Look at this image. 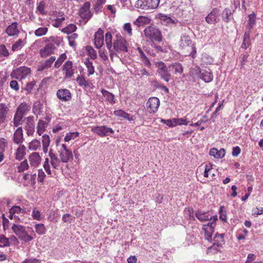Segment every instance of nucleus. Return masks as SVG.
I'll return each instance as SVG.
<instances>
[{
  "label": "nucleus",
  "instance_id": "obj_46",
  "mask_svg": "<svg viewBox=\"0 0 263 263\" xmlns=\"http://www.w3.org/2000/svg\"><path fill=\"white\" fill-rule=\"evenodd\" d=\"M29 167V165L28 164L27 160H25L24 161L21 162L17 167V170L18 172H23L25 170H28Z\"/></svg>",
  "mask_w": 263,
  "mask_h": 263
},
{
  "label": "nucleus",
  "instance_id": "obj_55",
  "mask_svg": "<svg viewBox=\"0 0 263 263\" xmlns=\"http://www.w3.org/2000/svg\"><path fill=\"white\" fill-rule=\"evenodd\" d=\"M201 70L202 69H201L198 66H196L191 69V73L193 76H195L199 78Z\"/></svg>",
  "mask_w": 263,
  "mask_h": 263
},
{
  "label": "nucleus",
  "instance_id": "obj_12",
  "mask_svg": "<svg viewBox=\"0 0 263 263\" xmlns=\"http://www.w3.org/2000/svg\"><path fill=\"white\" fill-rule=\"evenodd\" d=\"M94 43L97 49H100L104 45V31L101 28L94 35Z\"/></svg>",
  "mask_w": 263,
  "mask_h": 263
},
{
  "label": "nucleus",
  "instance_id": "obj_16",
  "mask_svg": "<svg viewBox=\"0 0 263 263\" xmlns=\"http://www.w3.org/2000/svg\"><path fill=\"white\" fill-rule=\"evenodd\" d=\"M55 45L53 43H49L43 49L40 50V53L42 58H46L53 53L55 49Z\"/></svg>",
  "mask_w": 263,
  "mask_h": 263
},
{
  "label": "nucleus",
  "instance_id": "obj_21",
  "mask_svg": "<svg viewBox=\"0 0 263 263\" xmlns=\"http://www.w3.org/2000/svg\"><path fill=\"white\" fill-rule=\"evenodd\" d=\"M26 129L28 136L32 135L34 132V117L29 116L26 118Z\"/></svg>",
  "mask_w": 263,
  "mask_h": 263
},
{
  "label": "nucleus",
  "instance_id": "obj_17",
  "mask_svg": "<svg viewBox=\"0 0 263 263\" xmlns=\"http://www.w3.org/2000/svg\"><path fill=\"white\" fill-rule=\"evenodd\" d=\"M146 104L151 109V112H156L160 105V101L157 98L152 97L148 99Z\"/></svg>",
  "mask_w": 263,
  "mask_h": 263
},
{
  "label": "nucleus",
  "instance_id": "obj_6",
  "mask_svg": "<svg viewBox=\"0 0 263 263\" xmlns=\"http://www.w3.org/2000/svg\"><path fill=\"white\" fill-rule=\"evenodd\" d=\"M160 0H138L135 7L143 10L154 9L158 7Z\"/></svg>",
  "mask_w": 263,
  "mask_h": 263
},
{
  "label": "nucleus",
  "instance_id": "obj_49",
  "mask_svg": "<svg viewBox=\"0 0 263 263\" xmlns=\"http://www.w3.org/2000/svg\"><path fill=\"white\" fill-rule=\"evenodd\" d=\"M85 64L87 68L88 75L92 74L95 72L94 67L93 66L92 63L87 60L85 61Z\"/></svg>",
  "mask_w": 263,
  "mask_h": 263
},
{
  "label": "nucleus",
  "instance_id": "obj_52",
  "mask_svg": "<svg viewBox=\"0 0 263 263\" xmlns=\"http://www.w3.org/2000/svg\"><path fill=\"white\" fill-rule=\"evenodd\" d=\"M9 246V239L6 238L4 235L0 236V247H5Z\"/></svg>",
  "mask_w": 263,
  "mask_h": 263
},
{
  "label": "nucleus",
  "instance_id": "obj_32",
  "mask_svg": "<svg viewBox=\"0 0 263 263\" xmlns=\"http://www.w3.org/2000/svg\"><path fill=\"white\" fill-rule=\"evenodd\" d=\"M250 33L251 32H250V31L245 32L241 48L246 49L251 45Z\"/></svg>",
  "mask_w": 263,
  "mask_h": 263
},
{
  "label": "nucleus",
  "instance_id": "obj_62",
  "mask_svg": "<svg viewBox=\"0 0 263 263\" xmlns=\"http://www.w3.org/2000/svg\"><path fill=\"white\" fill-rule=\"evenodd\" d=\"M65 20V17H62L61 18H57L54 20V23L53 24V26L55 27L58 28L61 26L63 21Z\"/></svg>",
  "mask_w": 263,
  "mask_h": 263
},
{
  "label": "nucleus",
  "instance_id": "obj_50",
  "mask_svg": "<svg viewBox=\"0 0 263 263\" xmlns=\"http://www.w3.org/2000/svg\"><path fill=\"white\" fill-rule=\"evenodd\" d=\"M47 31L48 28L47 27H40L35 31L34 34L37 36H41L45 35Z\"/></svg>",
  "mask_w": 263,
  "mask_h": 263
},
{
  "label": "nucleus",
  "instance_id": "obj_31",
  "mask_svg": "<svg viewBox=\"0 0 263 263\" xmlns=\"http://www.w3.org/2000/svg\"><path fill=\"white\" fill-rule=\"evenodd\" d=\"M151 20L147 17L140 16L134 22V24L139 27L148 24L150 23Z\"/></svg>",
  "mask_w": 263,
  "mask_h": 263
},
{
  "label": "nucleus",
  "instance_id": "obj_1",
  "mask_svg": "<svg viewBox=\"0 0 263 263\" xmlns=\"http://www.w3.org/2000/svg\"><path fill=\"white\" fill-rule=\"evenodd\" d=\"M59 156L54 153L52 149L49 152V156L50 158V163L55 169H58L61 162L67 163L73 160V154L71 151L67 149L66 144H63L58 149Z\"/></svg>",
  "mask_w": 263,
  "mask_h": 263
},
{
  "label": "nucleus",
  "instance_id": "obj_47",
  "mask_svg": "<svg viewBox=\"0 0 263 263\" xmlns=\"http://www.w3.org/2000/svg\"><path fill=\"white\" fill-rule=\"evenodd\" d=\"M32 217L33 218V219L37 220H41L42 218L41 212L39 210H38L36 208L33 209Z\"/></svg>",
  "mask_w": 263,
  "mask_h": 263
},
{
  "label": "nucleus",
  "instance_id": "obj_64",
  "mask_svg": "<svg viewBox=\"0 0 263 263\" xmlns=\"http://www.w3.org/2000/svg\"><path fill=\"white\" fill-rule=\"evenodd\" d=\"M41 261L33 258H28L23 261L22 263H40Z\"/></svg>",
  "mask_w": 263,
  "mask_h": 263
},
{
  "label": "nucleus",
  "instance_id": "obj_59",
  "mask_svg": "<svg viewBox=\"0 0 263 263\" xmlns=\"http://www.w3.org/2000/svg\"><path fill=\"white\" fill-rule=\"evenodd\" d=\"M35 84V82L34 81H32L29 83H28L26 86L25 90L27 91V93L31 92Z\"/></svg>",
  "mask_w": 263,
  "mask_h": 263
},
{
  "label": "nucleus",
  "instance_id": "obj_60",
  "mask_svg": "<svg viewBox=\"0 0 263 263\" xmlns=\"http://www.w3.org/2000/svg\"><path fill=\"white\" fill-rule=\"evenodd\" d=\"M104 0H97L94 7L96 11H98L102 8V5L104 3Z\"/></svg>",
  "mask_w": 263,
  "mask_h": 263
},
{
  "label": "nucleus",
  "instance_id": "obj_33",
  "mask_svg": "<svg viewBox=\"0 0 263 263\" xmlns=\"http://www.w3.org/2000/svg\"><path fill=\"white\" fill-rule=\"evenodd\" d=\"M248 17L249 20L247 25V28L248 29V31L251 32V30L256 24V14L254 13H253L249 15Z\"/></svg>",
  "mask_w": 263,
  "mask_h": 263
},
{
  "label": "nucleus",
  "instance_id": "obj_10",
  "mask_svg": "<svg viewBox=\"0 0 263 263\" xmlns=\"http://www.w3.org/2000/svg\"><path fill=\"white\" fill-rule=\"evenodd\" d=\"M90 4L89 2H86L79 10L80 17L85 20V24L91 18L92 14L90 11Z\"/></svg>",
  "mask_w": 263,
  "mask_h": 263
},
{
  "label": "nucleus",
  "instance_id": "obj_63",
  "mask_svg": "<svg viewBox=\"0 0 263 263\" xmlns=\"http://www.w3.org/2000/svg\"><path fill=\"white\" fill-rule=\"evenodd\" d=\"M99 57L103 61H106L108 59V57L106 54V52L105 50L100 49L99 50Z\"/></svg>",
  "mask_w": 263,
  "mask_h": 263
},
{
  "label": "nucleus",
  "instance_id": "obj_40",
  "mask_svg": "<svg viewBox=\"0 0 263 263\" xmlns=\"http://www.w3.org/2000/svg\"><path fill=\"white\" fill-rule=\"evenodd\" d=\"M41 147V143L40 141L34 139L30 142L29 144L28 148L30 150L35 151Z\"/></svg>",
  "mask_w": 263,
  "mask_h": 263
},
{
  "label": "nucleus",
  "instance_id": "obj_57",
  "mask_svg": "<svg viewBox=\"0 0 263 263\" xmlns=\"http://www.w3.org/2000/svg\"><path fill=\"white\" fill-rule=\"evenodd\" d=\"M9 54V53L6 46L4 45H0V55L8 57Z\"/></svg>",
  "mask_w": 263,
  "mask_h": 263
},
{
  "label": "nucleus",
  "instance_id": "obj_35",
  "mask_svg": "<svg viewBox=\"0 0 263 263\" xmlns=\"http://www.w3.org/2000/svg\"><path fill=\"white\" fill-rule=\"evenodd\" d=\"M232 12L229 8H226L222 13V19L226 23L229 22L231 20Z\"/></svg>",
  "mask_w": 263,
  "mask_h": 263
},
{
  "label": "nucleus",
  "instance_id": "obj_14",
  "mask_svg": "<svg viewBox=\"0 0 263 263\" xmlns=\"http://www.w3.org/2000/svg\"><path fill=\"white\" fill-rule=\"evenodd\" d=\"M62 70L65 73V78H71L74 74L72 62L70 61H66L63 66Z\"/></svg>",
  "mask_w": 263,
  "mask_h": 263
},
{
  "label": "nucleus",
  "instance_id": "obj_43",
  "mask_svg": "<svg viewBox=\"0 0 263 263\" xmlns=\"http://www.w3.org/2000/svg\"><path fill=\"white\" fill-rule=\"evenodd\" d=\"M24 45V42L19 39L17 41L15 42L12 46V50L13 51H17L21 49Z\"/></svg>",
  "mask_w": 263,
  "mask_h": 263
},
{
  "label": "nucleus",
  "instance_id": "obj_30",
  "mask_svg": "<svg viewBox=\"0 0 263 263\" xmlns=\"http://www.w3.org/2000/svg\"><path fill=\"white\" fill-rule=\"evenodd\" d=\"M30 107L25 103H21L17 107L16 113L24 116V115L30 110Z\"/></svg>",
  "mask_w": 263,
  "mask_h": 263
},
{
  "label": "nucleus",
  "instance_id": "obj_44",
  "mask_svg": "<svg viewBox=\"0 0 263 263\" xmlns=\"http://www.w3.org/2000/svg\"><path fill=\"white\" fill-rule=\"evenodd\" d=\"M214 241V245L217 243L218 247L221 246V242L223 241V234H219L216 233L213 239Z\"/></svg>",
  "mask_w": 263,
  "mask_h": 263
},
{
  "label": "nucleus",
  "instance_id": "obj_9",
  "mask_svg": "<svg viewBox=\"0 0 263 263\" xmlns=\"http://www.w3.org/2000/svg\"><path fill=\"white\" fill-rule=\"evenodd\" d=\"M217 216H213V219L212 222H209L206 224L203 225L202 229L203 230H204L205 233V239L209 241H212V236L213 232H214L215 222L217 221Z\"/></svg>",
  "mask_w": 263,
  "mask_h": 263
},
{
  "label": "nucleus",
  "instance_id": "obj_38",
  "mask_svg": "<svg viewBox=\"0 0 263 263\" xmlns=\"http://www.w3.org/2000/svg\"><path fill=\"white\" fill-rule=\"evenodd\" d=\"M77 28V27L76 25L70 24L66 27L63 28L62 29V32L65 33L66 34H70L75 31Z\"/></svg>",
  "mask_w": 263,
  "mask_h": 263
},
{
  "label": "nucleus",
  "instance_id": "obj_20",
  "mask_svg": "<svg viewBox=\"0 0 263 263\" xmlns=\"http://www.w3.org/2000/svg\"><path fill=\"white\" fill-rule=\"evenodd\" d=\"M17 26L18 23L17 22L12 23L7 27L5 32L8 36L17 35L20 33V30Z\"/></svg>",
  "mask_w": 263,
  "mask_h": 263
},
{
  "label": "nucleus",
  "instance_id": "obj_19",
  "mask_svg": "<svg viewBox=\"0 0 263 263\" xmlns=\"http://www.w3.org/2000/svg\"><path fill=\"white\" fill-rule=\"evenodd\" d=\"M31 166L36 167L41 162V157L39 153L33 152L31 153L28 158Z\"/></svg>",
  "mask_w": 263,
  "mask_h": 263
},
{
  "label": "nucleus",
  "instance_id": "obj_29",
  "mask_svg": "<svg viewBox=\"0 0 263 263\" xmlns=\"http://www.w3.org/2000/svg\"><path fill=\"white\" fill-rule=\"evenodd\" d=\"M43 104L40 101H36L34 103L32 107L33 113L37 117L42 112Z\"/></svg>",
  "mask_w": 263,
  "mask_h": 263
},
{
  "label": "nucleus",
  "instance_id": "obj_24",
  "mask_svg": "<svg viewBox=\"0 0 263 263\" xmlns=\"http://www.w3.org/2000/svg\"><path fill=\"white\" fill-rule=\"evenodd\" d=\"M199 78L203 80L205 82L208 83L211 82L213 80V76L210 69H202Z\"/></svg>",
  "mask_w": 263,
  "mask_h": 263
},
{
  "label": "nucleus",
  "instance_id": "obj_27",
  "mask_svg": "<svg viewBox=\"0 0 263 263\" xmlns=\"http://www.w3.org/2000/svg\"><path fill=\"white\" fill-rule=\"evenodd\" d=\"M26 148L24 145H20L16 149L15 157L17 160H21L23 159L26 154Z\"/></svg>",
  "mask_w": 263,
  "mask_h": 263
},
{
  "label": "nucleus",
  "instance_id": "obj_53",
  "mask_svg": "<svg viewBox=\"0 0 263 263\" xmlns=\"http://www.w3.org/2000/svg\"><path fill=\"white\" fill-rule=\"evenodd\" d=\"M174 123H175V125L176 126L177 125H187L188 124V122L186 121V118H174Z\"/></svg>",
  "mask_w": 263,
  "mask_h": 263
},
{
  "label": "nucleus",
  "instance_id": "obj_22",
  "mask_svg": "<svg viewBox=\"0 0 263 263\" xmlns=\"http://www.w3.org/2000/svg\"><path fill=\"white\" fill-rule=\"evenodd\" d=\"M23 133L21 127H18L15 131L13 136V141L16 144H19L23 142Z\"/></svg>",
  "mask_w": 263,
  "mask_h": 263
},
{
  "label": "nucleus",
  "instance_id": "obj_56",
  "mask_svg": "<svg viewBox=\"0 0 263 263\" xmlns=\"http://www.w3.org/2000/svg\"><path fill=\"white\" fill-rule=\"evenodd\" d=\"M22 213V208L18 206H13L9 210V213L15 214Z\"/></svg>",
  "mask_w": 263,
  "mask_h": 263
},
{
  "label": "nucleus",
  "instance_id": "obj_25",
  "mask_svg": "<svg viewBox=\"0 0 263 263\" xmlns=\"http://www.w3.org/2000/svg\"><path fill=\"white\" fill-rule=\"evenodd\" d=\"M168 66L170 71H172L175 74H181L183 71V67L179 63H174Z\"/></svg>",
  "mask_w": 263,
  "mask_h": 263
},
{
  "label": "nucleus",
  "instance_id": "obj_2",
  "mask_svg": "<svg viewBox=\"0 0 263 263\" xmlns=\"http://www.w3.org/2000/svg\"><path fill=\"white\" fill-rule=\"evenodd\" d=\"M12 230L18 238L25 242H29L33 239L26 231L25 227L22 225L14 224L12 226Z\"/></svg>",
  "mask_w": 263,
  "mask_h": 263
},
{
  "label": "nucleus",
  "instance_id": "obj_15",
  "mask_svg": "<svg viewBox=\"0 0 263 263\" xmlns=\"http://www.w3.org/2000/svg\"><path fill=\"white\" fill-rule=\"evenodd\" d=\"M219 10L217 8L212 10L210 13L206 17V22L210 24H215L219 21Z\"/></svg>",
  "mask_w": 263,
  "mask_h": 263
},
{
  "label": "nucleus",
  "instance_id": "obj_11",
  "mask_svg": "<svg viewBox=\"0 0 263 263\" xmlns=\"http://www.w3.org/2000/svg\"><path fill=\"white\" fill-rule=\"evenodd\" d=\"M91 131L97 134L100 137H105L109 135V134H114V130L106 126H95L91 128Z\"/></svg>",
  "mask_w": 263,
  "mask_h": 263
},
{
  "label": "nucleus",
  "instance_id": "obj_39",
  "mask_svg": "<svg viewBox=\"0 0 263 263\" xmlns=\"http://www.w3.org/2000/svg\"><path fill=\"white\" fill-rule=\"evenodd\" d=\"M24 116L15 112L13 119V126L17 127L22 124V120Z\"/></svg>",
  "mask_w": 263,
  "mask_h": 263
},
{
  "label": "nucleus",
  "instance_id": "obj_13",
  "mask_svg": "<svg viewBox=\"0 0 263 263\" xmlns=\"http://www.w3.org/2000/svg\"><path fill=\"white\" fill-rule=\"evenodd\" d=\"M105 41L106 43V46L109 52V56L110 58L112 59L113 57L117 54L116 51L112 49L111 47L112 46V35L110 32H107L105 34Z\"/></svg>",
  "mask_w": 263,
  "mask_h": 263
},
{
  "label": "nucleus",
  "instance_id": "obj_8",
  "mask_svg": "<svg viewBox=\"0 0 263 263\" xmlns=\"http://www.w3.org/2000/svg\"><path fill=\"white\" fill-rule=\"evenodd\" d=\"M31 72L30 68L26 66H21L14 69L11 73V77L17 80H22L25 78Z\"/></svg>",
  "mask_w": 263,
  "mask_h": 263
},
{
  "label": "nucleus",
  "instance_id": "obj_18",
  "mask_svg": "<svg viewBox=\"0 0 263 263\" xmlns=\"http://www.w3.org/2000/svg\"><path fill=\"white\" fill-rule=\"evenodd\" d=\"M57 96L59 99L62 101H69L71 98V93L67 89H60L57 91Z\"/></svg>",
  "mask_w": 263,
  "mask_h": 263
},
{
  "label": "nucleus",
  "instance_id": "obj_42",
  "mask_svg": "<svg viewBox=\"0 0 263 263\" xmlns=\"http://www.w3.org/2000/svg\"><path fill=\"white\" fill-rule=\"evenodd\" d=\"M66 58L67 55L65 53L62 54L55 61L54 63V67L56 68H59Z\"/></svg>",
  "mask_w": 263,
  "mask_h": 263
},
{
  "label": "nucleus",
  "instance_id": "obj_28",
  "mask_svg": "<svg viewBox=\"0 0 263 263\" xmlns=\"http://www.w3.org/2000/svg\"><path fill=\"white\" fill-rule=\"evenodd\" d=\"M225 154L226 151L224 148H221L218 151L217 148H213L210 151V155L217 159L223 158Z\"/></svg>",
  "mask_w": 263,
  "mask_h": 263
},
{
  "label": "nucleus",
  "instance_id": "obj_41",
  "mask_svg": "<svg viewBox=\"0 0 263 263\" xmlns=\"http://www.w3.org/2000/svg\"><path fill=\"white\" fill-rule=\"evenodd\" d=\"M36 232L39 235H43L46 233V229L44 224H36L35 226Z\"/></svg>",
  "mask_w": 263,
  "mask_h": 263
},
{
  "label": "nucleus",
  "instance_id": "obj_36",
  "mask_svg": "<svg viewBox=\"0 0 263 263\" xmlns=\"http://www.w3.org/2000/svg\"><path fill=\"white\" fill-rule=\"evenodd\" d=\"M101 92L103 96L106 98L107 101L112 104L115 103V101H114V96L112 95V93L104 89H102Z\"/></svg>",
  "mask_w": 263,
  "mask_h": 263
},
{
  "label": "nucleus",
  "instance_id": "obj_5",
  "mask_svg": "<svg viewBox=\"0 0 263 263\" xmlns=\"http://www.w3.org/2000/svg\"><path fill=\"white\" fill-rule=\"evenodd\" d=\"M180 46L182 48H190L191 52L189 54L193 58H195L196 53V47L194 44H192V41L189 35H186L185 33L182 34L180 40Z\"/></svg>",
  "mask_w": 263,
  "mask_h": 263
},
{
  "label": "nucleus",
  "instance_id": "obj_51",
  "mask_svg": "<svg viewBox=\"0 0 263 263\" xmlns=\"http://www.w3.org/2000/svg\"><path fill=\"white\" fill-rule=\"evenodd\" d=\"M46 7V3L44 1H41L37 7V10L41 14H45L46 12L45 11V9Z\"/></svg>",
  "mask_w": 263,
  "mask_h": 263
},
{
  "label": "nucleus",
  "instance_id": "obj_7",
  "mask_svg": "<svg viewBox=\"0 0 263 263\" xmlns=\"http://www.w3.org/2000/svg\"><path fill=\"white\" fill-rule=\"evenodd\" d=\"M113 49L118 53L128 51V43L121 35H117L116 39L112 43Z\"/></svg>",
  "mask_w": 263,
  "mask_h": 263
},
{
  "label": "nucleus",
  "instance_id": "obj_61",
  "mask_svg": "<svg viewBox=\"0 0 263 263\" xmlns=\"http://www.w3.org/2000/svg\"><path fill=\"white\" fill-rule=\"evenodd\" d=\"M46 175L42 170H38L37 180L39 182H43Z\"/></svg>",
  "mask_w": 263,
  "mask_h": 263
},
{
  "label": "nucleus",
  "instance_id": "obj_45",
  "mask_svg": "<svg viewBox=\"0 0 263 263\" xmlns=\"http://www.w3.org/2000/svg\"><path fill=\"white\" fill-rule=\"evenodd\" d=\"M86 49L91 59L95 60L97 58V52L92 47L88 46Z\"/></svg>",
  "mask_w": 263,
  "mask_h": 263
},
{
  "label": "nucleus",
  "instance_id": "obj_3",
  "mask_svg": "<svg viewBox=\"0 0 263 263\" xmlns=\"http://www.w3.org/2000/svg\"><path fill=\"white\" fill-rule=\"evenodd\" d=\"M156 67L157 68V71L161 79L167 82L172 79L169 66H167L163 62H158L156 63Z\"/></svg>",
  "mask_w": 263,
  "mask_h": 263
},
{
  "label": "nucleus",
  "instance_id": "obj_23",
  "mask_svg": "<svg viewBox=\"0 0 263 263\" xmlns=\"http://www.w3.org/2000/svg\"><path fill=\"white\" fill-rule=\"evenodd\" d=\"M9 111V109L5 104H0V125L5 122Z\"/></svg>",
  "mask_w": 263,
  "mask_h": 263
},
{
  "label": "nucleus",
  "instance_id": "obj_48",
  "mask_svg": "<svg viewBox=\"0 0 263 263\" xmlns=\"http://www.w3.org/2000/svg\"><path fill=\"white\" fill-rule=\"evenodd\" d=\"M79 135V134L78 132L69 133L66 135L64 138V140L65 142H69L78 137Z\"/></svg>",
  "mask_w": 263,
  "mask_h": 263
},
{
  "label": "nucleus",
  "instance_id": "obj_54",
  "mask_svg": "<svg viewBox=\"0 0 263 263\" xmlns=\"http://www.w3.org/2000/svg\"><path fill=\"white\" fill-rule=\"evenodd\" d=\"M74 217L69 214H65L62 217V220L64 222L71 223L73 221Z\"/></svg>",
  "mask_w": 263,
  "mask_h": 263
},
{
  "label": "nucleus",
  "instance_id": "obj_34",
  "mask_svg": "<svg viewBox=\"0 0 263 263\" xmlns=\"http://www.w3.org/2000/svg\"><path fill=\"white\" fill-rule=\"evenodd\" d=\"M114 115L117 116L122 117L124 119H127L128 121H133L134 120L133 117H130L129 114L126 113L122 110H117L114 111Z\"/></svg>",
  "mask_w": 263,
  "mask_h": 263
},
{
  "label": "nucleus",
  "instance_id": "obj_4",
  "mask_svg": "<svg viewBox=\"0 0 263 263\" xmlns=\"http://www.w3.org/2000/svg\"><path fill=\"white\" fill-rule=\"evenodd\" d=\"M144 33L147 38L160 42L162 41V35L160 31L154 26L146 27Z\"/></svg>",
  "mask_w": 263,
  "mask_h": 263
},
{
  "label": "nucleus",
  "instance_id": "obj_26",
  "mask_svg": "<svg viewBox=\"0 0 263 263\" xmlns=\"http://www.w3.org/2000/svg\"><path fill=\"white\" fill-rule=\"evenodd\" d=\"M195 216L201 221L212 220L213 219V216L210 215L208 212H203L201 211H197Z\"/></svg>",
  "mask_w": 263,
  "mask_h": 263
},
{
  "label": "nucleus",
  "instance_id": "obj_58",
  "mask_svg": "<svg viewBox=\"0 0 263 263\" xmlns=\"http://www.w3.org/2000/svg\"><path fill=\"white\" fill-rule=\"evenodd\" d=\"M224 207L223 206L220 208L219 214H220V219L226 222L227 221V216L226 213V211H224Z\"/></svg>",
  "mask_w": 263,
  "mask_h": 263
},
{
  "label": "nucleus",
  "instance_id": "obj_37",
  "mask_svg": "<svg viewBox=\"0 0 263 263\" xmlns=\"http://www.w3.org/2000/svg\"><path fill=\"white\" fill-rule=\"evenodd\" d=\"M47 124L42 120H40L37 126V133L41 136L45 131Z\"/></svg>",
  "mask_w": 263,
  "mask_h": 263
}]
</instances>
